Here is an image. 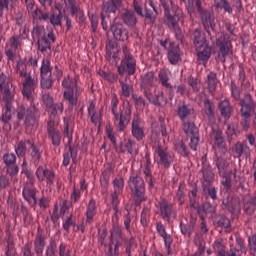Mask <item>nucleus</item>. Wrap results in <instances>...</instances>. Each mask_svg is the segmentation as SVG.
<instances>
[{
  "mask_svg": "<svg viewBox=\"0 0 256 256\" xmlns=\"http://www.w3.org/2000/svg\"><path fill=\"white\" fill-rule=\"evenodd\" d=\"M166 17L165 23L169 29H173L176 39L183 41V32L179 27V21H183V10L173 3V0H160Z\"/></svg>",
  "mask_w": 256,
  "mask_h": 256,
  "instance_id": "obj_1",
  "label": "nucleus"
},
{
  "mask_svg": "<svg viewBox=\"0 0 256 256\" xmlns=\"http://www.w3.org/2000/svg\"><path fill=\"white\" fill-rule=\"evenodd\" d=\"M118 105L119 97H117V94H114L111 100L112 115H114L115 121H119V131H125V127H127V123H129L131 119V105H129V103L122 105L120 115L117 112Z\"/></svg>",
  "mask_w": 256,
  "mask_h": 256,
  "instance_id": "obj_2",
  "label": "nucleus"
},
{
  "mask_svg": "<svg viewBox=\"0 0 256 256\" xmlns=\"http://www.w3.org/2000/svg\"><path fill=\"white\" fill-rule=\"evenodd\" d=\"M187 9L189 13H193V11L197 9L198 13H200L202 25L208 35H211V31H215V21L211 18V13L203 9L201 0H188ZM209 29H211V31Z\"/></svg>",
  "mask_w": 256,
  "mask_h": 256,
  "instance_id": "obj_3",
  "label": "nucleus"
},
{
  "mask_svg": "<svg viewBox=\"0 0 256 256\" xmlns=\"http://www.w3.org/2000/svg\"><path fill=\"white\" fill-rule=\"evenodd\" d=\"M40 116L39 109H37L33 102H31L30 108L28 109H26L25 106H21L17 113V119H19V121H23V119H25L24 124L27 129L35 127L39 122Z\"/></svg>",
  "mask_w": 256,
  "mask_h": 256,
  "instance_id": "obj_4",
  "label": "nucleus"
},
{
  "mask_svg": "<svg viewBox=\"0 0 256 256\" xmlns=\"http://www.w3.org/2000/svg\"><path fill=\"white\" fill-rule=\"evenodd\" d=\"M16 71H19L20 77H25L22 94L29 100L31 99L33 91H35V87H37V82L35 79L31 78V74L27 73V64H25V62H18L16 65Z\"/></svg>",
  "mask_w": 256,
  "mask_h": 256,
  "instance_id": "obj_5",
  "label": "nucleus"
},
{
  "mask_svg": "<svg viewBox=\"0 0 256 256\" xmlns=\"http://www.w3.org/2000/svg\"><path fill=\"white\" fill-rule=\"evenodd\" d=\"M122 51L124 53V58L118 66L119 75H125V73L128 75H135V71H137V62L135 61V58H133V55H131L127 46H123Z\"/></svg>",
  "mask_w": 256,
  "mask_h": 256,
  "instance_id": "obj_6",
  "label": "nucleus"
},
{
  "mask_svg": "<svg viewBox=\"0 0 256 256\" xmlns=\"http://www.w3.org/2000/svg\"><path fill=\"white\" fill-rule=\"evenodd\" d=\"M216 47L219 49L217 59L221 63H225L227 57L233 55V45L231 44V38L228 34H222L216 40Z\"/></svg>",
  "mask_w": 256,
  "mask_h": 256,
  "instance_id": "obj_7",
  "label": "nucleus"
},
{
  "mask_svg": "<svg viewBox=\"0 0 256 256\" xmlns=\"http://www.w3.org/2000/svg\"><path fill=\"white\" fill-rule=\"evenodd\" d=\"M128 186L136 201H145V181L138 175L132 174L128 180Z\"/></svg>",
  "mask_w": 256,
  "mask_h": 256,
  "instance_id": "obj_8",
  "label": "nucleus"
},
{
  "mask_svg": "<svg viewBox=\"0 0 256 256\" xmlns=\"http://www.w3.org/2000/svg\"><path fill=\"white\" fill-rule=\"evenodd\" d=\"M43 102L48 108V113H52V115H62L63 114V103H53V96L49 93H45L42 95Z\"/></svg>",
  "mask_w": 256,
  "mask_h": 256,
  "instance_id": "obj_9",
  "label": "nucleus"
},
{
  "mask_svg": "<svg viewBox=\"0 0 256 256\" xmlns=\"http://www.w3.org/2000/svg\"><path fill=\"white\" fill-rule=\"evenodd\" d=\"M132 136L136 141H143L145 139V128L141 124V118L139 116H134L132 120Z\"/></svg>",
  "mask_w": 256,
  "mask_h": 256,
  "instance_id": "obj_10",
  "label": "nucleus"
},
{
  "mask_svg": "<svg viewBox=\"0 0 256 256\" xmlns=\"http://www.w3.org/2000/svg\"><path fill=\"white\" fill-rule=\"evenodd\" d=\"M123 245V234L121 233V228L118 226L114 227L111 232V239L109 244V249L112 247V251L119 253V247Z\"/></svg>",
  "mask_w": 256,
  "mask_h": 256,
  "instance_id": "obj_11",
  "label": "nucleus"
},
{
  "mask_svg": "<svg viewBox=\"0 0 256 256\" xmlns=\"http://www.w3.org/2000/svg\"><path fill=\"white\" fill-rule=\"evenodd\" d=\"M36 177L39 181H46L47 185L55 183V173L43 166L37 168Z\"/></svg>",
  "mask_w": 256,
  "mask_h": 256,
  "instance_id": "obj_12",
  "label": "nucleus"
},
{
  "mask_svg": "<svg viewBox=\"0 0 256 256\" xmlns=\"http://www.w3.org/2000/svg\"><path fill=\"white\" fill-rule=\"evenodd\" d=\"M240 105L247 106L249 110V117L253 115L252 123L256 127V103L253 100V97L250 94L245 95L243 99L240 100Z\"/></svg>",
  "mask_w": 256,
  "mask_h": 256,
  "instance_id": "obj_13",
  "label": "nucleus"
},
{
  "mask_svg": "<svg viewBox=\"0 0 256 256\" xmlns=\"http://www.w3.org/2000/svg\"><path fill=\"white\" fill-rule=\"evenodd\" d=\"M110 29L117 41H127L129 39V31L123 29V24H113Z\"/></svg>",
  "mask_w": 256,
  "mask_h": 256,
  "instance_id": "obj_14",
  "label": "nucleus"
},
{
  "mask_svg": "<svg viewBox=\"0 0 256 256\" xmlns=\"http://www.w3.org/2000/svg\"><path fill=\"white\" fill-rule=\"evenodd\" d=\"M160 213L165 221H171L172 215H174V219L177 218V212L173 210V205L167 203V201L162 200L160 202Z\"/></svg>",
  "mask_w": 256,
  "mask_h": 256,
  "instance_id": "obj_15",
  "label": "nucleus"
},
{
  "mask_svg": "<svg viewBox=\"0 0 256 256\" xmlns=\"http://www.w3.org/2000/svg\"><path fill=\"white\" fill-rule=\"evenodd\" d=\"M198 61L202 65H206L207 61L211 58V46L204 44L196 48Z\"/></svg>",
  "mask_w": 256,
  "mask_h": 256,
  "instance_id": "obj_16",
  "label": "nucleus"
},
{
  "mask_svg": "<svg viewBox=\"0 0 256 256\" xmlns=\"http://www.w3.org/2000/svg\"><path fill=\"white\" fill-rule=\"evenodd\" d=\"M119 48H117V44L113 42H108L106 44V55L110 61V63L117 65L119 61Z\"/></svg>",
  "mask_w": 256,
  "mask_h": 256,
  "instance_id": "obj_17",
  "label": "nucleus"
},
{
  "mask_svg": "<svg viewBox=\"0 0 256 256\" xmlns=\"http://www.w3.org/2000/svg\"><path fill=\"white\" fill-rule=\"evenodd\" d=\"M51 43H55V35L53 32H49L46 37L38 39V49L41 53H45L47 49H51Z\"/></svg>",
  "mask_w": 256,
  "mask_h": 256,
  "instance_id": "obj_18",
  "label": "nucleus"
},
{
  "mask_svg": "<svg viewBox=\"0 0 256 256\" xmlns=\"http://www.w3.org/2000/svg\"><path fill=\"white\" fill-rule=\"evenodd\" d=\"M214 145L216 151L221 153V155H225V153H227V147H225V139L223 138V132L221 130L214 132Z\"/></svg>",
  "mask_w": 256,
  "mask_h": 256,
  "instance_id": "obj_19",
  "label": "nucleus"
},
{
  "mask_svg": "<svg viewBox=\"0 0 256 256\" xmlns=\"http://www.w3.org/2000/svg\"><path fill=\"white\" fill-rule=\"evenodd\" d=\"M153 83H155V73L153 71H149L141 77V87L144 89V95L146 91L149 93Z\"/></svg>",
  "mask_w": 256,
  "mask_h": 256,
  "instance_id": "obj_20",
  "label": "nucleus"
},
{
  "mask_svg": "<svg viewBox=\"0 0 256 256\" xmlns=\"http://www.w3.org/2000/svg\"><path fill=\"white\" fill-rule=\"evenodd\" d=\"M23 198L29 205H36L37 203V192L35 191V188L24 186L22 191Z\"/></svg>",
  "mask_w": 256,
  "mask_h": 256,
  "instance_id": "obj_21",
  "label": "nucleus"
},
{
  "mask_svg": "<svg viewBox=\"0 0 256 256\" xmlns=\"http://www.w3.org/2000/svg\"><path fill=\"white\" fill-rule=\"evenodd\" d=\"M88 115L91 119V122L94 125H99L101 123L102 115H103V109L99 110V113L95 111V103L93 101H90V104L88 106Z\"/></svg>",
  "mask_w": 256,
  "mask_h": 256,
  "instance_id": "obj_22",
  "label": "nucleus"
},
{
  "mask_svg": "<svg viewBox=\"0 0 256 256\" xmlns=\"http://www.w3.org/2000/svg\"><path fill=\"white\" fill-rule=\"evenodd\" d=\"M241 106V125L244 131H249V127H251V117L249 116V108L247 106H243V104H240Z\"/></svg>",
  "mask_w": 256,
  "mask_h": 256,
  "instance_id": "obj_23",
  "label": "nucleus"
},
{
  "mask_svg": "<svg viewBox=\"0 0 256 256\" xmlns=\"http://www.w3.org/2000/svg\"><path fill=\"white\" fill-rule=\"evenodd\" d=\"M27 143H28V147L30 149L31 159H32L34 165H39V163L41 161V150H39V148H37L35 146L33 141L27 140Z\"/></svg>",
  "mask_w": 256,
  "mask_h": 256,
  "instance_id": "obj_24",
  "label": "nucleus"
},
{
  "mask_svg": "<svg viewBox=\"0 0 256 256\" xmlns=\"http://www.w3.org/2000/svg\"><path fill=\"white\" fill-rule=\"evenodd\" d=\"M120 7H123V0H110L102 6V10L104 13H115Z\"/></svg>",
  "mask_w": 256,
  "mask_h": 256,
  "instance_id": "obj_25",
  "label": "nucleus"
},
{
  "mask_svg": "<svg viewBox=\"0 0 256 256\" xmlns=\"http://www.w3.org/2000/svg\"><path fill=\"white\" fill-rule=\"evenodd\" d=\"M86 223H93V219L95 218V215H97V205L95 203V200H90L87 208H86Z\"/></svg>",
  "mask_w": 256,
  "mask_h": 256,
  "instance_id": "obj_26",
  "label": "nucleus"
},
{
  "mask_svg": "<svg viewBox=\"0 0 256 256\" xmlns=\"http://www.w3.org/2000/svg\"><path fill=\"white\" fill-rule=\"evenodd\" d=\"M63 97L68 103V109L71 111L78 103L77 95H75V90H65Z\"/></svg>",
  "mask_w": 256,
  "mask_h": 256,
  "instance_id": "obj_27",
  "label": "nucleus"
},
{
  "mask_svg": "<svg viewBox=\"0 0 256 256\" xmlns=\"http://www.w3.org/2000/svg\"><path fill=\"white\" fill-rule=\"evenodd\" d=\"M121 18L128 27H135L137 25V17L133 11L125 10Z\"/></svg>",
  "mask_w": 256,
  "mask_h": 256,
  "instance_id": "obj_28",
  "label": "nucleus"
},
{
  "mask_svg": "<svg viewBox=\"0 0 256 256\" xmlns=\"http://www.w3.org/2000/svg\"><path fill=\"white\" fill-rule=\"evenodd\" d=\"M248 155L249 153V147L243 145L241 142H237L233 147H232V155L235 157V159H241V155Z\"/></svg>",
  "mask_w": 256,
  "mask_h": 256,
  "instance_id": "obj_29",
  "label": "nucleus"
},
{
  "mask_svg": "<svg viewBox=\"0 0 256 256\" xmlns=\"http://www.w3.org/2000/svg\"><path fill=\"white\" fill-rule=\"evenodd\" d=\"M45 236L41 232H38L36 238L34 240V251L37 255H41L43 253V249H45Z\"/></svg>",
  "mask_w": 256,
  "mask_h": 256,
  "instance_id": "obj_30",
  "label": "nucleus"
},
{
  "mask_svg": "<svg viewBox=\"0 0 256 256\" xmlns=\"http://www.w3.org/2000/svg\"><path fill=\"white\" fill-rule=\"evenodd\" d=\"M145 97L150 101V103H153V105H158V107L165 105V96H163V92H159L155 98L151 92L146 91Z\"/></svg>",
  "mask_w": 256,
  "mask_h": 256,
  "instance_id": "obj_31",
  "label": "nucleus"
},
{
  "mask_svg": "<svg viewBox=\"0 0 256 256\" xmlns=\"http://www.w3.org/2000/svg\"><path fill=\"white\" fill-rule=\"evenodd\" d=\"M161 85L166 89H171V83H169V77H171V71L169 69H162L158 74Z\"/></svg>",
  "mask_w": 256,
  "mask_h": 256,
  "instance_id": "obj_32",
  "label": "nucleus"
},
{
  "mask_svg": "<svg viewBox=\"0 0 256 256\" xmlns=\"http://www.w3.org/2000/svg\"><path fill=\"white\" fill-rule=\"evenodd\" d=\"M62 87H64L66 91H77V76L74 78L66 76L62 81Z\"/></svg>",
  "mask_w": 256,
  "mask_h": 256,
  "instance_id": "obj_33",
  "label": "nucleus"
},
{
  "mask_svg": "<svg viewBox=\"0 0 256 256\" xmlns=\"http://www.w3.org/2000/svg\"><path fill=\"white\" fill-rule=\"evenodd\" d=\"M53 68L51 67V61L44 59L40 67V77H52Z\"/></svg>",
  "mask_w": 256,
  "mask_h": 256,
  "instance_id": "obj_34",
  "label": "nucleus"
},
{
  "mask_svg": "<svg viewBox=\"0 0 256 256\" xmlns=\"http://www.w3.org/2000/svg\"><path fill=\"white\" fill-rule=\"evenodd\" d=\"M168 59L172 65H177L181 56L179 54V47L174 46L173 48L168 49Z\"/></svg>",
  "mask_w": 256,
  "mask_h": 256,
  "instance_id": "obj_35",
  "label": "nucleus"
},
{
  "mask_svg": "<svg viewBox=\"0 0 256 256\" xmlns=\"http://www.w3.org/2000/svg\"><path fill=\"white\" fill-rule=\"evenodd\" d=\"M219 109L221 111V115L227 119H229V117H231V113H233V108H231V103H229V100L220 102Z\"/></svg>",
  "mask_w": 256,
  "mask_h": 256,
  "instance_id": "obj_36",
  "label": "nucleus"
},
{
  "mask_svg": "<svg viewBox=\"0 0 256 256\" xmlns=\"http://www.w3.org/2000/svg\"><path fill=\"white\" fill-rule=\"evenodd\" d=\"M183 129L188 137L199 135V128H197V126H195V123L193 122H185Z\"/></svg>",
  "mask_w": 256,
  "mask_h": 256,
  "instance_id": "obj_37",
  "label": "nucleus"
},
{
  "mask_svg": "<svg viewBox=\"0 0 256 256\" xmlns=\"http://www.w3.org/2000/svg\"><path fill=\"white\" fill-rule=\"evenodd\" d=\"M207 39L205 38V35L201 33L199 30L194 31V45L197 48L203 47V45H208Z\"/></svg>",
  "mask_w": 256,
  "mask_h": 256,
  "instance_id": "obj_38",
  "label": "nucleus"
},
{
  "mask_svg": "<svg viewBox=\"0 0 256 256\" xmlns=\"http://www.w3.org/2000/svg\"><path fill=\"white\" fill-rule=\"evenodd\" d=\"M214 4L217 9H224L229 15L233 14V8L229 4V0H214Z\"/></svg>",
  "mask_w": 256,
  "mask_h": 256,
  "instance_id": "obj_39",
  "label": "nucleus"
},
{
  "mask_svg": "<svg viewBox=\"0 0 256 256\" xmlns=\"http://www.w3.org/2000/svg\"><path fill=\"white\" fill-rule=\"evenodd\" d=\"M149 5L152 10L146 9L145 19H147L149 23H155V19L157 18V9H155V4H153V0H149Z\"/></svg>",
  "mask_w": 256,
  "mask_h": 256,
  "instance_id": "obj_40",
  "label": "nucleus"
},
{
  "mask_svg": "<svg viewBox=\"0 0 256 256\" xmlns=\"http://www.w3.org/2000/svg\"><path fill=\"white\" fill-rule=\"evenodd\" d=\"M207 85L210 93H213L217 89V74L215 72H210L207 76Z\"/></svg>",
  "mask_w": 256,
  "mask_h": 256,
  "instance_id": "obj_41",
  "label": "nucleus"
},
{
  "mask_svg": "<svg viewBox=\"0 0 256 256\" xmlns=\"http://www.w3.org/2000/svg\"><path fill=\"white\" fill-rule=\"evenodd\" d=\"M64 3L69 5L72 15H80V17H83V10L79 8L75 0H64Z\"/></svg>",
  "mask_w": 256,
  "mask_h": 256,
  "instance_id": "obj_42",
  "label": "nucleus"
},
{
  "mask_svg": "<svg viewBox=\"0 0 256 256\" xmlns=\"http://www.w3.org/2000/svg\"><path fill=\"white\" fill-rule=\"evenodd\" d=\"M221 177L224 178V180L222 181V185L224 187V189L226 191H231V175H233V177L235 178V172L230 171L229 173H222L220 174Z\"/></svg>",
  "mask_w": 256,
  "mask_h": 256,
  "instance_id": "obj_43",
  "label": "nucleus"
},
{
  "mask_svg": "<svg viewBox=\"0 0 256 256\" xmlns=\"http://www.w3.org/2000/svg\"><path fill=\"white\" fill-rule=\"evenodd\" d=\"M218 153L219 152L216 153V167L218 168L220 175H223V173H227L225 172V169H227V160H225L223 156H219Z\"/></svg>",
  "mask_w": 256,
  "mask_h": 256,
  "instance_id": "obj_44",
  "label": "nucleus"
},
{
  "mask_svg": "<svg viewBox=\"0 0 256 256\" xmlns=\"http://www.w3.org/2000/svg\"><path fill=\"white\" fill-rule=\"evenodd\" d=\"M33 39H43V37H47L45 33V26L38 25L32 30Z\"/></svg>",
  "mask_w": 256,
  "mask_h": 256,
  "instance_id": "obj_45",
  "label": "nucleus"
},
{
  "mask_svg": "<svg viewBox=\"0 0 256 256\" xmlns=\"http://www.w3.org/2000/svg\"><path fill=\"white\" fill-rule=\"evenodd\" d=\"M57 115H60V114L50 113V120L48 122V133L57 131V125H59V121L57 120Z\"/></svg>",
  "mask_w": 256,
  "mask_h": 256,
  "instance_id": "obj_46",
  "label": "nucleus"
},
{
  "mask_svg": "<svg viewBox=\"0 0 256 256\" xmlns=\"http://www.w3.org/2000/svg\"><path fill=\"white\" fill-rule=\"evenodd\" d=\"M40 87L42 89H51L53 87L52 76H40Z\"/></svg>",
  "mask_w": 256,
  "mask_h": 256,
  "instance_id": "obj_47",
  "label": "nucleus"
},
{
  "mask_svg": "<svg viewBox=\"0 0 256 256\" xmlns=\"http://www.w3.org/2000/svg\"><path fill=\"white\" fill-rule=\"evenodd\" d=\"M98 73H99L100 77H102L109 83H115V81H117V79H119V76L117 74L105 72L103 70H99Z\"/></svg>",
  "mask_w": 256,
  "mask_h": 256,
  "instance_id": "obj_48",
  "label": "nucleus"
},
{
  "mask_svg": "<svg viewBox=\"0 0 256 256\" xmlns=\"http://www.w3.org/2000/svg\"><path fill=\"white\" fill-rule=\"evenodd\" d=\"M11 87V79L7 77L5 74L0 75V91H5L10 89Z\"/></svg>",
  "mask_w": 256,
  "mask_h": 256,
  "instance_id": "obj_49",
  "label": "nucleus"
},
{
  "mask_svg": "<svg viewBox=\"0 0 256 256\" xmlns=\"http://www.w3.org/2000/svg\"><path fill=\"white\" fill-rule=\"evenodd\" d=\"M27 146H29L27 140L19 142L18 147L15 149L16 155L18 157H25V154L27 153Z\"/></svg>",
  "mask_w": 256,
  "mask_h": 256,
  "instance_id": "obj_50",
  "label": "nucleus"
},
{
  "mask_svg": "<svg viewBox=\"0 0 256 256\" xmlns=\"http://www.w3.org/2000/svg\"><path fill=\"white\" fill-rule=\"evenodd\" d=\"M198 213L200 217L203 215L205 217V213H215V206L211 205V203H204L201 208L198 209Z\"/></svg>",
  "mask_w": 256,
  "mask_h": 256,
  "instance_id": "obj_51",
  "label": "nucleus"
},
{
  "mask_svg": "<svg viewBox=\"0 0 256 256\" xmlns=\"http://www.w3.org/2000/svg\"><path fill=\"white\" fill-rule=\"evenodd\" d=\"M48 134L52 140V145L59 147V145H61V132L56 130L54 132H48Z\"/></svg>",
  "mask_w": 256,
  "mask_h": 256,
  "instance_id": "obj_52",
  "label": "nucleus"
},
{
  "mask_svg": "<svg viewBox=\"0 0 256 256\" xmlns=\"http://www.w3.org/2000/svg\"><path fill=\"white\" fill-rule=\"evenodd\" d=\"M191 115V108L187 105H182L178 107V116L180 119H187Z\"/></svg>",
  "mask_w": 256,
  "mask_h": 256,
  "instance_id": "obj_53",
  "label": "nucleus"
},
{
  "mask_svg": "<svg viewBox=\"0 0 256 256\" xmlns=\"http://www.w3.org/2000/svg\"><path fill=\"white\" fill-rule=\"evenodd\" d=\"M188 85L193 89L194 93H198L201 89V81L194 77H188Z\"/></svg>",
  "mask_w": 256,
  "mask_h": 256,
  "instance_id": "obj_54",
  "label": "nucleus"
},
{
  "mask_svg": "<svg viewBox=\"0 0 256 256\" xmlns=\"http://www.w3.org/2000/svg\"><path fill=\"white\" fill-rule=\"evenodd\" d=\"M213 249H214L216 255H221L223 253H227V251H225V244H223V240H216L213 243Z\"/></svg>",
  "mask_w": 256,
  "mask_h": 256,
  "instance_id": "obj_55",
  "label": "nucleus"
},
{
  "mask_svg": "<svg viewBox=\"0 0 256 256\" xmlns=\"http://www.w3.org/2000/svg\"><path fill=\"white\" fill-rule=\"evenodd\" d=\"M10 49H21V36H12L9 40Z\"/></svg>",
  "mask_w": 256,
  "mask_h": 256,
  "instance_id": "obj_56",
  "label": "nucleus"
},
{
  "mask_svg": "<svg viewBox=\"0 0 256 256\" xmlns=\"http://www.w3.org/2000/svg\"><path fill=\"white\" fill-rule=\"evenodd\" d=\"M248 249L250 251V255L256 256V235L248 237Z\"/></svg>",
  "mask_w": 256,
  "mask_h": 256,
  "instance_id": "obj_57",
  "label": "nucleus"
},
{
  "mask_svg": "<svg viewBox=\"0 0 256 256\" xmlns=\"http://www.w3.org/2000/svg\"><path fill=\"white\" fill-rule=\"evenodd\" d=\"M194 226L193 224L186 225L183 222H180V231L182 235H187L188 237H191V234L193 233Z\"/></svg>",
  "mask_w": 256,
  "mask_h": 256,
  "instance_id": "obj_58",
  "label": "nucleus"
},
{
  "mask_svg": "<svg viewBox=\"0 0 256 256\" xmlns=\"http://www.w3.org/2000/svg\"><path fill=\"white\" fill-rule=\"evenodd\" d=\"M157 153L163 165L165 167H169V155H167V153H165V151L162 150L161 147L157 149Z\"/></svg>",
  "mask_w": 256,
  "mask_h": 256,
  "instance_id": "obj_59",
  "label": "nucleus"
},
{
  "mask_svg": "<svg viewBox=\"0 0 256 256\" xmlns=\"http://www.w3.org/2000/svg\"><path fill=\"white\" fill-rule=\"evenodd\" d=\"M2 121L9 123L11 121V104H6L2 114Z\"/></svg>",
  "mask_w": 256,
  "mask_h": 256,
  "instance_id": "obj_60",
  "label": "nucleus"
},
{
  "mask_svg": "<svg viewBox=\"0 0 256 256\" xmlns=\"http://www.w3.org/2000/svg\"><path fill=\"white\" fill-rule=\"evenodd\" d=\"M111 180V176L108 172H102V175L100 177V185L104 189H107L109 187V181Z\"/></svg>",
  "mask_w": 256,
  "mask_h": 256,
  "instance_id": "obj_61",
  "label": "nucleus"
},
{
  "mask_svg": "<svg viewBox=\"0 0 256 256\" xmlns=\"http://www.w3.org/2000/svg\"><path fill=\"white\" fill-rule=\"evenodd\" d=\"M59 256H71V249L64 242H61L59 247Z\"/></svg>",
  "mask_w": 256,
  "mask_h": 256,
  "instance_id": "obj_62",
  "label": "nucleus"
},
{
  "mask_svg": "<svg viewBox=\"0 0 256 256\" xmlns=\"http://www.w3.org/2000/svg\"><path fill=\"white\" fill-rule=\"evenodd\" d=\"M175 149L180 155H182L183 157H186L187 147H185V144L183 143V141L176 142L175 143Z\"/></svg>",
  "mask_w": 256,
  "mask_h": 256,
  "instance_id": "obj_63",
  "label": "nucleus"
},
{
  "mask_svg": "<svg viewBox=\"0 0 256 256\" xmlns=\"http://www.w3.org/2000/svg\"><path fill=\"white\" fill-rule=\"evenodd\" d=\"M3 161L5 163V165H14L15 161H17V156H15V154H5L3 157Z\"/></svg>",
  "mask_w": 256,
  "mask_h": 256,
  "instance_id": "obj_64",
  "label": "nucleus"
}]
</instances>
